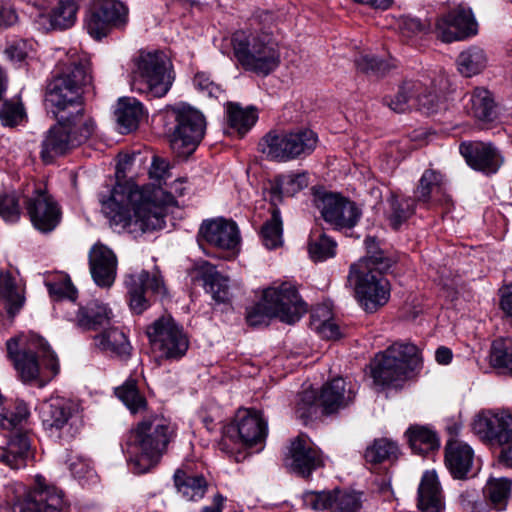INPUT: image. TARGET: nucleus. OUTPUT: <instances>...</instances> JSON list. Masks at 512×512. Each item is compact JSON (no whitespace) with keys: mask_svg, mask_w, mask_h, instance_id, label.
<instances>
[{"mask_svg":"<svg viewBox=\"0 0 512 512\" xmlns=\"http://www.w3.org/2000/svg\"><path fill=\"white\" fill-rule=\"evenodd\" d=\"M116 396L125 404L131 413H138L146 408L147 402L139 392L134 379H128L115 390Z\"/></svg>","mask_w":512,"mask_h":512,"instance_id":"47","label":"nucleus"},{"mask_svg":"<svg viewBox=\"0 0 512 512\" xmlns=\"http://www.w3.org/2000/svg\"><path fill=\"white\" fill-rule=\"evenodd\" d=\"M314 203L325 222L335 229H350L361 216V211L354 202L337 193L316 192Z\"/></svg>","mask_w":512,"mask_h":512,"instance_id":"17","label":"nucleus"},{"mask_svg":"<svg viewBox=\"0 0 512 512\" xmlns=\"http://www.w3.org/2000/svg\"><path fill=\"white\" fill-rule=\"evenodd\" d=\"M82 91L70 82L53 77L47 85L46 103L52 107L55 117L63 115L68 110L66 117L84 116L82 107Z\"/></svg>","mask_w":512,"mask_h":512,"instance_id":"24","label":"nucleus"},{"mask_svg":"<svg viewBox=\"0 0 512 512\" xmlns=\"http://www.w3.org/2000/svg\"><path fill=\"white\" fill-rule=\"evenodd\" d=\"M474 451L470 445L450 438L445 445V465L454 479H465L472 470Z\"/></svg>","mask_w":512,"mask_h":512,"instance_id":"30","label":"nucleus"},{"mask_svg":"<svg viewBox=\"0 0 512 512\" xmlns=\"http://www.w3.org/2000/svg\"><path fill=\"white\" fill-rule=\"evenodd\" d=\"M308 186V176L305 172L288 173L277 176L273 193L293 196Z\"/></svg>","mask_w":512,"mask_h":512,"instance_id":"49","label":"nucleus"},{"mask_svg":"<svg viewBox=\"0 0 512 512\" xmlns=\"http://www.w3.org/2000/svg\"><path fill=\"white\" fill-rule=\"evenodd\" d=\"M406 435L411 449L417 454H427L440 446L437 434L425 426H411Z\"/></svg>","mask_w":512,"mask_h":512,"instance_id":"41","label":"nucleus"},{"mask_svg":"<svg viewBox=\"0 0 512 512\" xmlns=\"http://www.w3.org/2000/svg\"><path fill=\"white\" fill-rule=\"evenodd\" d=\"M258 119L254 108H242L237 103L229 102L226 105V120L228 127L240 137L244 136Z\"/></svg>","mask_w":512,"mask_h":512,"instance_id":"40","label":"nucleus"},{"mask_svg":"<svg viewBox=\"0 0 512 512\" xmlns=\"http://www.w3.org/2000/svg\"><path fill=\"white\" fill-rule=\"evenodd\" d=\"M233 53L244 70L267 76L281 63L279 45L268 32L237 31L232 36Z\"/></svg>","mask_w":512,"mask_h":512,"instance_id":"5","label":"nucleus"},{"mask_svg":"<svg viewBox=\"0 0 512 512\" xmlns=\"http://www.w3.org/2000/svg\"><path fill=\"white\" fill-rule=\"evenodd\" d=\"M198 238L216 248L233 252L238 250L241 239L236 223L223 218L204 220Z\"/></svg>","mask_w":512,"mask_h":512,"instance_id":"26","label":"nucleus"},{"mask_svg":"<svg viewBox=\"0 0 512 512\" xmlns=\"http://www.w3.org/2000/svg\"><path fill=\"white\" fill-rule=\"evenodd\" d=\"M90 272L94 282L100 287H110L117 274V257L102 243H96L89 252Z\"/></svg>","mask_w":512,"mask_h":512,"instance_id":"27","label":"nucleus"},{"mask_svg":"<svg viewBox=\"0 0 512 512\" xmlns=\"http://www.w3.org/2000/svg\"><path fill=\"white\" fill-rule=\"evenodd\" d=\"M337 243L320 230L311 232L308 252L310 258L315 262H322L336 254Z\"/></svg>","mask_w":512,"mask_h":512,"instance_id":"44","label":"nucleus"},{"mask_svg":"<svg viewBox=\"0 0 512 512\" xmlns=\"http://www.w3.org/2000/svg\"><path fill=\"white\" fill-rule=\"evenodd\" d=\"M54 77L70 82L71 85L83 92L84 88L92 84L90 62L76 53L67 55L66 60H59Z\"/></svg>","mask_w":512,"mask_h":512,"instance_id":"31","label":"nucleus"},{"mask_svg":"<svg viewBox=\"0 0 512 512\" xmlns=\"http://www.w3.org/2000/svg\"><path fill=\"white\" fill-rule=\"evenodd\" d=\"M132 89L160 98L170 90L174 75L172 63L162 51L142 52L136 62Z\"/></svg>","mask_w":512,"mask_h":512,"instance_id":"10","label":"nucleus"},{"mask_svg":"<svg viewBox=\"0 0 512 512\" xmlns=\"http://www.w3.org/2000/svg\"><path fill=\"white\" fill-rule=\"evenodd\" d=\"M25 117L24 108L18 102H4L0 107V119L5 126L18 125Z\"/></svg>","mask_w":512,"mask_h":512,"instance_id":"58","label":"nucleus"},{"mask_svg":"<svg viewBox=\"0 0 512 512\" xmlns=\"http://www.w3.org/2000/svg\"><path fill=\"white\" fill-rule=\"evenodd\" d=\"M439 97L434 89H429L419 80L403 82L394 97H385L384 102L396 113L417 108L427 114L436 110Z\"/></svg>","mask_w":512,"mask_h":512,"instance_id":"18","label":"nucleus"},{"mask_svg":"<svg viewBox=\"0 0 512 512\" xmlns=\"http://www.w3.org/2000/svg\"><path fill=\"white\" fill-rule=\"evenodd\" d=\"M368 256L350 267V275L356 278L355 294L359 304L367 312H375L390 297V285L380 271L390 267V260L377 250L375 240L366 238Z\"/></svg>","mask_w":512,"mask_h":512,"instance_id":"4","label":"nucleus"},{"mask_svg":"<svg viewBox=\"0 0 512 512\" xmlns=\"http://www.w3.org/2000/svg\"><path fill=\"white\" fill-rule=\"evenodd\" d=\"M512 481L508 478H491L484 487V495L497 510L506 508L511 495Z\"/></svg>","mask_w":512,"mask_h":512,"instance_id":"43","label":"nucleus"},{"mask_svg":"<svg viewBox=\"0 0 512 512\" xmlns=\"http://www.w3.org/2000/svg\"><path fill=\"white\" fill-rule=\"evenodd\" d=\"M58 122L43 136L40 158L45 164H51L55 158L85 143L96 130L94 120L86 116L57 117Z\"/></svg>","mask_w":512,"mask_h":512,"instance_id":"7","label":"nucleus"},{"mask_svg":"<svg viewBox=\"0 0 512 512\" xmlns=\"http://www.w3.org/2000/svg\"><path fill=\"white\" fill-rule=\"evenodd\" d=\"M422 366L419 348L410 342H395L375 355L370 363L376 385L398 387Z\"/></svg>","mask_w":512,"mask_h":512,"instance_id":"6","label":"nucleus"},{"mask_svg":"<svg viewBox=\"0 0 512 512\" xmlns=\"http://www.w3.org/2000/svg\"><path fill=\"white\" fill-rule=\"evenodd\" d=\"M41 418L45 429L65 438L75 437L83 424L79 406L61 397L51 398L42 405Z\"/></svg>","mask_w":512,"mask_h":512,"instance_id":"16","label":"nucleus"},{"mask_svg":"<svg viewBox=\"0 0 512 512\" xmlns=\"http://www.w3.org/2000/svg\"><path fill=\"white\" fill-rule=\"evenodd\" d=\"M12 512H68L69 503L64 492L44 476L36 475L33 485L17 483L11 487Z\"/></svg>","mask_w":512,"mask_h":512,"instance_id":"9","label":"nucleus"},{"mask_svg":"<svg viewBox=\"0 0 512 512\" xmlns=\"http://www.w3.org/2000/svg\"><path fill=\"white\" fill-rule=\"evenodd\" d=\"M23 205L33 227L42 233L53 231L60 223L59 204L43 184L28 183L21 191Z\"/></svg>","mask_w":512,"mask_h":512,"instance_id":"12","label":"nucleus"},{"mask_svg":"<svg viewBox=\"0 0 512 512\" xmlns=\"http://www.w3.org/2000/svg\"><path fill=\"white\" fill-rule=\"evenodd\" d=\"M441 182V175L434 170H426L422 174L415 190V203L428 204L431 194Z\"/></svg>","mask_w":512,"mask_h":512,"instance_id":"52","label":"nucleus"},{"mask_svg":"<svg viewBox=\"0 0 512 512\" xmlns=\"http://www.w3.org/2000/svg\"><path fill=\"white\" fill-rule=\"evenodd\" d=\"M21 214L20 195L15 191L0 193V217L6 222L16 223Z\"/></svg>","mask_w":512,"mask_h":512,"instance_id":"51","label":"nucleus"},{"mask_svg":"<svg viewBox=\"0 0 512 512\" xmlns=\"http://www.w3.org/2000/svg\"><path fill=\"white\" fill-rule=\"evenodd\" d=\"M115 116L121 134H127L137 129L144 116L143 105L133 97H122L118 100Z\"/></svg>","mask_w":512,"mask_h":512,"instance_id":"34","label":"nucleus"},{"mask_svg":"<svg viewBox=\"0 0 512 512\" xmlns=\"http://www.w3.org/2000/svg\"><path fill=\"white\" fill-rule=\"evenodd\" d=\"M101 203L110 225L135 237L165 227L167 208L153 201L149 194L139 188L127 189L116 185L109 198Z\"/></svg>","mask_w":512,"mask_h":512,"instance_id":"1","label":"nucleus"},{"mask_svg":"<svg viewBox=\"0 0 512 512\" xmlns=\"http://www.w3.org/2000/svg\"><path fill=\"white\" fill-rule=\"evenodd\" d=\"M333 491H308L303 494V504L315 511L330 510L332 512Z\"/></svg>","mask_w":512,"mask_h":512,"instance_id":"57","label":"nucleus"},{"mask_svg":"<svg viewBox=\"0 0 512 512\" xmlns=\"http://www.w3.org/2000/svg\"><path fill=\"white\" fill-rule=\"evenodd\" d=\"M49 293L59 298H67L75 301L77 297V290L69 279L59 282L48 284Z\"/></svg>","mask_w":512,"mask_h":512,"instance_id":"63","label":"nucleus"},{"mask_svg":"<svg viewBox=\"0 0 512 512\" xmlns=\"http://www.w3.org/2000/svg\"><path fill=\"white\" fill-rule=\"evenodd\" d=\"M472 429L482 439L501 446L498 461L512 468V414L507 411H482L474 418Z\"/></svg>","mask_w":512,"mask_h":512,"instance_id":"14","label":"nucleus"},{"mask_svg":"<svg viewBox=\"0 0 512 512\" xmlns=\"http://www.w3.org/2000/svg\"><path fill=\"white\" fill-rule=\"evenodd\" d=\"M459 151L472 169L486 175L495 174L503 164L499 149L491 142H462Z\"/></svg>","mask_w":512,"mask_h":512,"instance_id":"25","label":"nucleus"},{"mask_svg":"<svg viewBox=\"0 0 512 512\" xmlns=\"http://www.w3.org/2000/svg\"><path fill=\"white\" fill-rule=\"evenodd\" d=\"M113 314L108 306L98 300H92L79 308L76 323L84 330H96L110 323Z\"/></svg>","mask_w":512,"mask_h":512,"instance_id":"33","label":"nucleus"},{"mask_svg":"<svg viewBox=\"0 0 512 512\" xmlns=\"http://www.w3.org/2000/svg\"><path fill=\"white\" fill-rule=\"evenodd\" d=\"M491 364L503 373L512 375V350L502 349L493 345L491 355Z\"/></svg>","mask_w":512,"mask_h":512,"instance_id":"61","label":"nucleus"},{"mask_svg":"<svg viewBox=\"0 0 512 512\" xmlns=\"http://www.w3.org/2000/svg\"><path fill=\"white\" fill-rule=\"evenodd\" d=\"M263 296L269 306L278 310L275 316L282 322L294 324L306 312L305 303L300 299L294 285L288 282L273 285L264 290Z\"/></svg>","mask_w":512,"mask_h":512,"instance_id":"20","label":"nucleus"},{"mask_svg":"<svg viewBox=\"0 0 512 512\" xmlns=\"http://www.w3.org/2000/svg\"><path fill=\"white\" fill-rule=\"evenodd\" d=\"M8 357L24 384L45 387L60 372L56 353L39 335L11 338L6 343Z\"/></svg>","mask_w":512,"mask_h":512,"instance_id":"3","label":"nucleus"},{"mask_svg":"<svg viewBox=\"0 0 512 512\" xmlns=\"http://www.w3.org/2000/svg\"><path fill=\"white\" fill-rule=\"evenodd\" d=\"M355 66L359 72L375 77L385 75L391 68L387 62L370 55L358 56L355 59Z\"/></svg>","mask_w":512,"mask_h":512,"instance_id":"54","label":"nucleus"},{"mask_svg":"<svg viewBox=\"0 0 512 512\" xmlns=\"http://www.w3.org/2000/svg\"><path fill=\"white\" fill-rule=\"evenodd\" d=\"M311 327L322 338L336 339L340 336L339 327L330 317L326 307L317 308L311 315Z\"/></svg>","mask_w":512,"mask_h":512,"instance_id":"50","label":"nucleus"},{"mask_svg":"<svg viewBox=\"0 0 512 512\" xmlns=\"http://www.w3.org/2000/svg\"><path fill=\"white\" fill-rule=\"evenodd\" d=\"M85 28L88 34L97 40L106 37L113 29L96 7L87 15Z\"/></svg>","mask_w":512,"mask_h":512,"instance_id":"56","label":"nucleus"},{"mask_svg":"<svg viewBox=\"0 0 512 512\" xmlns=\"http://www.w3.org/2000/svg\"><path fill=\"white\" fill-rule=\"evenodd\" d=\"M237 431L238 439L247 446H253L263 441L267 435V422L263 419L261 413L256 410L242 409L236 414V426L229 427L224 433L219 448L225 453H233L230 446L232 436L230 431Z\"/></svg>","mask_w":512,"mask_h":512,"instance_id":"19","label":"nucleus"},{"mask_svg":"<svg viewBox=\"0 0 512 512\" xmlns=\"http://www.w3.org/2000/svg\"><path fill=\"white\" fill-rule=\"evenodd\" d=\"M0 297L19 309L23 303L14 279L9 273H0Z\"/></svg>","mask_w":512,"mask_h":512,"instance_id":"59","label":"nucleus"},{"mask_svg":"<svg viewBox=\"0 0 512 512\" xmlns=\"http://www.w3.org/2000/svg\"><path fill=\"white\" fill-rule=\"evenodd\" d=\"M175 126L170 135L171 148L179 156L191 154L204 137L206 120L198 109L179 104L172 108Z\"/></svg>","mask_w":512,"mask_h":512,"instance_id":"13","label":"nucleus"},{"mask_svg":"<svg viewBox=\"0 0 512 512\" xmlns=\"http://www.w3.org/2000/svg\"><path fill=\"white\" fill-rule=\"evenodd\" d=\"M467 112L481 122H492L497 118V105L493 94L484 87H476L467 94Z\"/></svg>","mask_w":512,"mask_h":512,"instance_id":"32","label":"nucleus"},{"mask_svg":"<svg viewBox=\"0 0 512 512\" xmlns=\"http://www.w3.org/2000/svg\"><path fill=\"white\" fill-rule=\"evenodd\" d=\"M175 428L169 419L151 414L132 428L126 440L129 466L134 474H144L154 468L166 453Z\"/></svg>","mask_w":512,"mask_h":512,"instance_id":"2","label":"nucleus"},{"mask_svg":"<svg viewBox=\"0 0 512 512\" xmlns=\"http://www.w3.org/2000/svg\"><path fill=\"white\" fill-rule=\"evenodd\" d=\"M282 219L278 208L271 211V218L267 220L261 229L262 242L268 249H275L282 245Z\"/></svg>","mask_w":512,"mask_h":512,"instance_id":"48","label":"nucleus"},{"mask_svg":"<svg viewBox=\"0 0 512 512\" xmlns=\"http://www.w3.org/2000/svg\"><path fill=\"white\" fill-rule=\"evenodd\" d=\"M318 136L310 129L271 130L260 141L261 152L269 160L288 162L313 153Z\"/></svg>","mask_w":512,"mask_h":512,"instance_id":"11","label":"nucleus"},{"mask_svg":"<svg viewBox=\"0 0 512 512\" xmlns=\"http://www.w3.org/2000/svg\"><path fill=\"white\" fill-rule=\"evenodd\" d=\"M146 334L151 348L166 359L183 357L189 347V340L183 328L171 316H163L147 327Z\"/></svg>","mask_w":512,"mask_h":512,"instance_id":"15","label":"nucleus"},{"mask_svg":"<svg viewBox=\"0 0 512 512\" xmlns=\"http://www.w3.org/2000/svg\"><path fill=\"white\" fill-rule=\"evenodd\" d=\"M193 83L200 92L210 98H218L223 92L221 86L214 82L210 75L205 72H198L194 76Z\"/></svg>","mask_w":512,"mask_h":512,"instance_id":"60","label":"nucleus"},{"mask_svg":"<svg viewBox=\"0 0 512 512\" xmlns=\"http://www.w3.org/2000/svg\"><path fill=\"white\" fill-rule=\"evenodd\" d=\"M169 169L170 165L169 162L165 159L154 157L149 174L150 177L156 180H165L167 177H169Z\"/></svg>","mask_w":512,"mask_h":512,"instance_id":"64","label":"nucleus"},{"mask_svg":"<svg viewBox=\"0 0 512 512\" xmlns=\"http://www.w3.org/2000/svg\"><path fill=\"white\" fill-rule=\"evenodd\" d=\"M360 507L359 494L344 490L333 491L332 512H358Z\"/></svg>","mask_w":512,"mask_h":512,"instance_id":"53","label":"nucleus"},{"mask_svg":"<svg viewBox=\"0 0 512 512\" xmlns=\"http://www.w3.org/2000/svg\"><path fill=\"white\" fill-rule=\"evenodd\" d=\"M96 346L103 352L120 358L130 355L131 346L124 332L118 328H110L95 337Z\"/></svg>","mask_w":512,"mask_h":512,"instance_id":"39","label":"nucleus"},{"mask_svg":"<svg viewBox=\"0 0 512 512\" xmlns=\"http://www.w3.org/2000/svg\"><path fill=\"white\" fill-rule=\"evenodd\" d=\"M46 8L53 29L64 30L75 24L78 7L74 0H46Z\"/></svg>","mask_w":512,"mask_h":512,"instance_id":"35","label":"nucleus"},{"mask_svg":"<svg viewBox=\"0 0 512 512\" xmlns=\"http://www.w3.org/2000/svg\"><path fill=\"white\" fill-rule=\"evenodd\" d=\"M286 467L301 477H309L311 473L322 467L324 461L319 450L307 435L300 434L292 440L285 457Z\"/></svg>","mask_w":512,"mask_h":512,"instance_id":"22","label":"nucleus"},{"mask_svg":"<svg viewBox=\"0 0 512 512\" xmlns=\"http://www.w3.org/2000/svg\"><path fill=\"white\" fill-rule=\"evenodd\" d=\"M437 37L443 42L463 40L477 33V23L470 8L459 5L438 19Z\"/></svg>","mask_w":512,"mask_h":512,"instance_id":"23","label":"nucleus"},{"mask_svg":"<svg viewBox=\"0 0 512 512\" xmlns=\"http://www.w3.org/2000/svg\"><path fill=\"white\" fill-rule=\"evenodd\" d=\"M399 448L396 442L387 438L375 439L366 450L364 457L367 462L378 464L398 458Z\"/></svg>","mask_w":512,"mask_h":512,"instance_id":"45","label":"nucleus"},{"mask_svg":"<svg viewBox=\"0 0 512 512\" xmlns=\"http://www.w3.org/2000/svg\"><path fill=\"white\" fill-rule=\"evenodd\" d=\"M417 507L421 512H444L445 496L435 470H426L417 491Z\"/></svg>","mask_w":512,"mask_h":512,"instance_id":"29","label":"nucleus"},{"mask_svg":"<svg viewBox=\"0 0 512 512\" xmlns=\"http://www.w3.org/2000/svg\"><path fill=\"white\" fill-rule=\"evenodd\" d=\"M277 311L275 306H269L263 296L257 304L247 311L246 320L250 326L267 325L271 318L276 317Z\"/></svg>","mask_w":512,"mask_h":512,"instance_id":"55","label":"nucleus"},{"mask_svg":"<svg viewBox=\"0 0 512 512\" xmlns=\"http://www.w3.org/2000/svg\"><path fill=\"white\" fill-rule=\"evenodd\" d=\"M125 286L130 308L137 314H141L150 305L145 296L147 292L150 291L159 296L166 294V287L158 271L150 274L143 270L138 274L128 275L125 279Z\"/></svg>","mask_w":512,"mask_h":512,"instance_id":"21","label":"nucleus"},{"mask_svg":"<svg viewBox=\"0 0 512 512\" xmlns=\"http://www.w3.org/2000/svg\"><path fill=\"white\" fill-rule=\"evenodd\" d=\"M357 387L338 377L323 385L319 396V403L324 414H332L345 408L354 401Z\"/></svg>","mask_w":512,"mask_h":512,"instance_id":"28","label":"nucleus"},{"mask_svg":"<svg viewBox=\"0 0 512 512\" xmlns=\"http://www.w3.org/2000/svg\"><path fill=\"white\" fill-rule=\"evenodd\" d=\"M316 393L313 390H304L298 395L295 413L299 418L307 419L311 417L315 408Z\"/></svg>","mask_w":512,"mask_h":512,"instance_id":"62","label":"nucleus"},{"mask_svg":"<svg viewBox=\"0 0 512 512\" xmlns=\"http://www.w3.org/2000/svg\"><path fill=\"white\" fill-rule=\"evenodd\" d=\"M96 8L113 29H122L126 26L128 22V8L123 2L103 0Z\"/></svg>","mask_w":512,"mask_h":512,"instance_id":"46","label":"nucleus"},{"mask_svg":"<svg viewBox=\"0 0 512 512\" xmlns=\"http://www.w3.org/2000/svg\"><path fill=\"white\" fill-rule=\"evenodd\" d=\"M173 478L178 493L187 501H198L204 497L207 491V481L202 475L177 469Z\"/></svg>","mask_w":512,"mask_h":512,"instance_id":"36","label":"nucleus"},{"mask_svg":"<svg viewBox=\"0 0 512 512\" xmlns=\"http://www.w3.org/2000/svg\"><path fill=\"white\" fill-rule=\"evenodd\" d=\"M456 63L461 75L472 77L486 67L487 57L483 49L471 46L458 55Z\"/></svg>","mask_w":512,"mask_h":512,"instance_id":"42","label":"nucleus"},{"mask_svg":"<svg viewBox=\"0 0 512 512\" xmlns=\"http://www.w3.org/2000/svg\"><path fill=\"white\" fill-rule=\"evenodd\" d=\"M416 203L414 198L399 197L392 194L387 199L385 217L392 229L398 230L415 213Z\"/></svg>","mask_w":512,"mask_h":512,"instance_id":"37","label":"nucleus"},{"mask_svg":"<svg viewBox=\"0 0 512 512\" xmlns=\"http://www.w3.org/2000/svg\"><path fill=\"white\" fill-rule=\"evenodd\" d=\"M30 415L28 406L18 402L14 410L0 413V427L9 431L6 446H0V461L13 469L26 466L32 458L31 439L24 428Z\"/></svg>","mask_w":512,"mask_h":512,"instance_id":"8","label":"nucleus"},{"mask_svg":"<svg viewBox=\"0 0 512 512\" xmlns=\"http://www.w3.org/2000/svg\"><path fill=\"white\" fill-rule=\"evenodd\" d=\"M201 277L204 287L212 298L218 303H225L229 300V280L220 274L216 267L205 262L200 266Z\"/></svg>","mask_w":512,"mask_h":512,"instance_id":"38","label":"nucleus"}]
</instances>
